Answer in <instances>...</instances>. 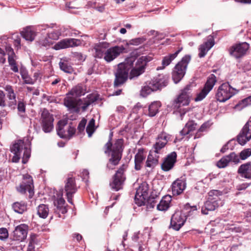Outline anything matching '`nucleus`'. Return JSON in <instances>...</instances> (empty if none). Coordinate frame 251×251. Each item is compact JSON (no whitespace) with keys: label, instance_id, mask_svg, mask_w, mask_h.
<instances>
[{"label":"nucleus","instance_id":"obj_1","mask_svg":"<svg viewBox=\"0 0 251 251\" xmlns=\"http://www.w3.org/2000/svg\"><path fill=\"white\" fill-rule=\"evenodd\" d=\"M151 60L152 57L150 56H142L137 59L133 67L135 58L133 57H130L127 58L124 62L119 64L115 73V86H118L126 80L130 70L129 75L130 79L138 77L143 74L147 63Z\"/></svg>","mask_w":251,"mask_h":251},{"label":"nucleus","instance_id":"obj_2","mask_svg":"<svg viewBox=\"0 0 251 251\" xmlns=\"http://www.w3.org/2000/svg\"><path fill=\"white\" fill-rule=\"evenodd\" d=\"M98 99L99 96L95 94H89L85 98L78 99L76 100L68 97L64 99V104L71 112L78 113L80 108L83 111H85L90 104L97 101Z\"/></svg>","mask_w":251,"mask_h":251},{"label":"nucleus","instance_id":"obj_3","mask_svg":"<svg viewBox=\"0 0 251 251\" xmlns=\"http://www.w3.org/2000/svg\"><path fill=\"white\" fill-rule=\"evenodd\" d=\"M10 150L14 154L12 157L13 162H18L23 155L22 162L25 164L30 156V151L28 148L25 146L23 140H19L11 147Z\"/></svg>","mask_w":251,"mask_h":251},{"label":"nucleus","instance_id":"obj_4","mask_svg":"<svg viewBox=\"0 0 251 251\" xmlns=\"http://www.w3.org/2000/svg\"><path fill=\"white\" fill-rule=\"evenodd\" d=\"M208 200L204 203V206L201 208V212L203 214H208V211H213L222 204L221 201L219 196L222 195V192L213 190L209 193Z\"/></svg>","mask_w":251,"mask_h":251},{"label":"nucleus","instance_id":"obj_5","mask_svg":"<svg viewBox=\"0 0 251 251\" xmlns=\"http://www.w3.org/2000/svg\"><path fill=\"white\" fill-rule=\"evenodd\" d=\"M190 59L191 56L186 55L175 66L172 73V78L175 83L179 82L183 77Z\"/></svg>","mask_w":251,"mask_h":251},{"label":"nucleus","instance_id":"obj_6","mask_svg":"<svg viewBox=\"0 0 251 251\" xmlns=\"http://www.w3.org/2000/svg\"><path fill=\"white\" fill-rule=\"evenodd\" d=\"M238 91L232 87L228 83L221 84L216 93V99L220 102H225L238 93Z\"/></svg>","mask_w":251,"mask_h":251},{"label":"nucleus","instance_id":"obj_7","mask_svg":"<svg viewBox=\"0 0 251 251\" xmlns=\"http://www.w3.org/2000/svg\"><path fill=\"white\" fill-rule=\"evenodd\" d=\"M124 140L122 139L116 140L113 144L111 142V139L105 145L104 152L107 153L111 152V156L115 157L118 159L122 158L124 149Z\"/></svg>","mask_w":251,"mask_h":251},{"label":"nucleus","instance_id":"obj_8","mask_svg":"<svg viewBox=\"0 0 251 251\" xmlns=\"http://www.w3.org/2000/svg\"><path fill=\"white\" fill-rule=\"evenodd\" d=\"M67 120H60L58 122L56 127V131L58 136L64 139H70L75 134L76 129L71 125H68Z\"/></svg>","mask_w":251,"mask_h":251},{"label":"nucleus","instance_id":"obj_9","mask_svg":"<svg viewBox=\"0 0 251 251\" xmlns=\"http://www.w3.org/2000/svg\"><path fill=\"white\" fill-rule=\"evenodd\" d=\"M191 86L187 85L180 94L174 100L173 105L175 107L179 108L181 106L188 105L190 102L191 98Z\"/></svg>","mask_w":251,"mask_h":251},{"label":"nucleus","instance_id":"obj_10","mask_svg":"<svg viewBox=\"0 0 251 251\" xmlns=\"http://www.w3.org/2000/svg\"><path fill=\"white\" fill-rule=\"evenodd\" d=\"M217 81L216 77L213 74H211L207 78L204 86L197 94L195 98V101H200L203 100L208 94L212 90Z\"/></svg>","mask_w":251,"mask_h":251},{"label":"nucleus","instance_id":"obj_11","mask_svg":"<svg viewBox=\"0 0 251 251\" xmlns=\"http://www.w3.org/2000/svg\"><path fill=\"white\" fill-rule=\"evenodd\" d=\"M33 182L32 177L28 175H23V181L17 190L21 194H25L26 191L29 193V198H31L34 194Z\"/></svg>","mask_w":251,"mask_h":251},{"label":"nucleus","instance_id":"obj_12","mask_svg":"<svg viewBox=\"0 0 251 251\" xmlns=\"http://www.w3.org/2000/svg\"><path fill=\"white\" fill-rule=\"evenodd\" d=\"M126 168L127 166L123 164L116 172L113 177V182L110 183V186L113 190L117 191L122 188V186L125 179L124 173Z\"/></svg>","mask_w":251,"mask_h":251},{"label":"nucleus","instance_id":"obj_13","mask_svg":"<svg viewBox=\"0 0 251 251\" xmlns=\"http://www.w3.org/2000/svg\"><path fill=\"white\" fill-rule=\"evenodd\" d=\"M41 119L43 130L46 133L50 132L53 128L54 119L52 115L44 109L42 112Z\"/></svg>","mask_w":251,"mask_h":251},{"label":"nucleus","instance_id":"obj_14","mask_svg":"<svg viewBox=\"0 0 251 251\" xmlns=\"http://www.w3.org/2000/svg\"><path fill=\"white\" fill-rule=\"evenodd\" d=\"M124 50L125 48L123 46L108 48L104 52L103 59L106 62H111L122 53Z\"/></svg>","mask_w":251,"mask_h":251},{"label":"nucleus","instance_id":"obj_15","mask_svg":"<svg viewBox=\"0 0 251 251\" xmlns=\"http://www.w3.org/2000/svg\"><path fill=\"white\" fill-rule=\"evenodd\" d=\"M170 138L169 135L166 133L162 132L158 135L156 143L153 145L152 150L156 154L162 152V150L165 147Z\"/></svg>","mask_w":251,"mask_h":251},{"label":"nucleus","instance_id":"obj_16","mask_svg":"<svg viewBox=\"0 0 251 251\" xmlns=\"http://www.w3.org/2000/svg\"><path fill=\"white\" fill-rule=\"evenodd\" d=\"M251 139V121L244 125L237 136V141L241 145H244Z\"/></svg>","mask_w":251,"mask_h":251},{"label":"nucleus","instance_id":"obj_17","mask_svg":"<svg viewBox=\"0 0 251 251\" xmlns=\"http://www.w3.org/2000/svg\"><path fill=\"white\" fill-rule=\"evenodd\" d=\"M64 191L67 198L68 201L73 204L72 198L73 195L77 191V187L75 184V180L73 177H69L66 182Z\"/></svg>","mask_w":251,"mask_h":251},{"label":"nucleus","instance_id":"obj_18","mask_svg":"<svg viewBox=\"0 0 251 251\" xmlns=\"http://www.w3.org/2000/svg\"><path fill=\"white\" fill-rule=\"evenodd\" d=\"M81 44L80 40L74 38H66L57 42L54 46L56 50L77 47Z\"/></svg>","mask_w":251,"mask_h":251},{"label":"nucleus","instance_id":"obj_19","mask_svg":"<svg viewBox=\"0 0 251 251\" xmlns=\"http://www.w3.org/2000/svg\"><path fill=\"white\" fill-rule=\"evenodd\" d=\"M169 76L167 75H159L157 76L154 77L150 82L153 89H161L162 88L168 85Z\"/></svg>","mask_w":251,"mask_h":251},{"label":"nucleus","instance_id":"obj_20","mask_svg":"<svg viewBox=\"0 0 251 251\" xmlns=\"http://www.w3.org/2000/svg\"><path fill=\"white\" fill-rule=\"evenodd\" d=\"M249 48V45L246 42L233 46L229 50L230 55L236 58L244 55Z\"/></svg>","mask_w":251,"mask_h":251},{"label":"nucleus","instance_id":"obj_21","mask_svg":"<svg viewBox=\"0 0 251 251\" xmlns=\"http://www.w3.org/2000/svg\"><path fill=\"white\" fill-rule=\"evenodd\" d=\"M186 220L185 216L180 211L176 212L172 216L171 226L176 230H178L184 225Z\"/></svg>","mask_w":251,"mask_h":251},{"label":"nucleus","instance_id":"obj_22","mask_svg":"<svg viewBox=\"0 0 251 251\" xmlns=\"http://www.w3.org/2000/svg\"><path fill=\"white\" fill-rule=\"evenodd\" d=\"M28 226L25 224H21L15 228L13 231V239L15 240L23 241L27 234Z\"/></svg>","mask_w":251,"mask_h":251},{"label":"nucleus","instance_id":"obj_23","mask_svg":"<svg viewBox=\"0 0 251 251\" xmlns=\"http://www.w3.org/2000/svg\"><path fill=\"white\" fill-rule=\"evenodd\" d=\"M177 155L176 152H172L167 155L161 164V169L165 172L171 170L176 161Z\"/></svg>","mask_w":251,"mask_h":251},{"label":"nucleus","instance_id":"obj_24","mask_svg":"<svg viewBox=\"0 0 251 251\" xmlns=\"http://www.w3.org/2000/svg\"><path fill=\"white\" fill-rule=\"evenodd\" d=\"M186 181L184 178L181 177L175 181L172 184V192L174 195L181 194L186 188Z\"/></svg>","mask_w":251,"mask_h":251},{"label":"nucleus","instance_id":"obj_25","mask_svg":"<svg viewBox=\"0 0 251 251\" xmlns=\"http://www.w3.org/2000/svg\"><path fill=\"white\" fill-rule=\"evenodd\" d=\"M109 43L106 42H100L94 45L93 50L94 51L95 57L101 58L104 57V52L109 48Z\"/></svg>","mask_w":251,"mask_h":251},{"label":"nucleus","instance_id":"obj_26","mask_svg":"<svg viewBox=\"0 0 251 251\" xmlns=\"http://www.w3.org/2000/svg\"><path fill=\"white\" fill-rule=\"evenodd\" d=\"M214 44L213 37L209 36L207 41L200 46L199 56L200 58L205 56L208 51L214 45Z\"/></svg>","mask_w":251,"mask_h":251},{"label":"nucleus","instance_id":"obj_27","mask_svg":"<svg viewBox=\"0 0 251 251\" xmlns=\"http://www.w3.org/2000/svg\"><path fill=\"white\" fill-rule=\"evenodd\" d=\"M85 94V89L83 86L79 84L77 85L74 87L71 90L66 94V98L69 97L72 99L76 100L78 99L77 97H80Z\"/></svg>","mask_w":251,"mask_h":251},{"label":"nucleus","instance_id":"obj_28","mask_svg":"<svg viewBox=\"0 0 251 251\" xmlns=\"http://www.w3.org/2000/svg\"><path fill=\"white\" fill-rule=\"evenodd\" d=\"M159 156L153 151H150L146 161V167L153 169L158 164Z\"/></svg>","mask_w":251,"mask_h":251},{"label":"nucleus","instance_id":"obj_29","mask_svg":"<svg viewBox=\"0 0 251 251\" xmlns=\"http://www.w3.org/2000/svg\"><path fill=\"white\" fill-rule=\"evenodd\" d=\"M147 189H144L141 187H139V189L137 190L134 200L135 203L138 206L145 205L146 200L145 197L147 195Z\"/></svg>","mask_w":251,"mask_h":251},{"label":"nucleus","instance_id":"obj_30","mask_svg":"<svg viewBox=\"0 0 251 251\" xmlns=\"http://www.w3.org/2000/svg\"><path fill=\"white\" fill-rule=\"evenodd\" d=\"M4 89L7 92V98L11 100L8 103L9 106L14 108L16 105V94L13 87L10 85H7L4 87Z\"/></svg>","mask_w":251,"mask_h":251},{"label":"nucleus","instance_id":"obj_31","mask_svg":"<svg viewBox=\"0 0 251 251\" xmlns=\"http://www.w3.org/2000/svg\"><path fill=\"white\" fill-rule=\"evenodd\" d=\"M182 48H181L176 51L174 53L170 54L163 57L162 60V66L158 67L157 70H162L164 69L166 66L170 64L171 62L177 56L178 54L182 50Z\"/></svg>","mask_w":251,"mask_h":251},{"label":"nucleus","instance_id":"obj_32","mask_svg":"<svg viewBox=\"0 0 251 251\" xmlns=\"http://www.w3.org/2000/svg\"><path fill=\"white\" fill-rule=\"evenodd\" d=\"M146 158V155L144 154V150L140 149L134 157L135 169L140 170L142 166L143 162Z\"/></svg>","mask_w":251,"mask_h":251},{"label":"nucleus","instance_id":"obj_33","mask_svg":"<svg viewBox=\"0 0 251 251\" xmlns=\"http://www.w3.org/2000/svg\"><path fill=\"white\" fill-rule=\"evenodd\" d=\"M238 172L245 178H251V162L241 165L238 169Z\"/></svg>","mask_w":251,"mask_h":251},{"label":"nucleus","instance_id":"obj_34","mask_svg":"<svg viewBox=\"0 0 251 251\" xmlns=\"http://www.w3.org/2000/svg\"><path fill=\"white\" fill-rule=\"evenodd\" d=\"M21 34L22 37L27 41H32L36 36L34 29L31 26L26 27L21 31Z\"/></svg>","mask_w":251,"mask_h":251},{"label":"nucleus","instance_id":"obj_35","mask_svg":"<svg viewBox=\"0 0 251 251\" xmlns=\"http://www.w3.org/2000/svg\"><path fill=\"white\" fill-rule=\"evenodd\" d=\"M172 201L170 196H165L162 198L160 202L157 205V209L159 211L167 210L170 207V203Z\"/></svg>","mask_w":251,"mask_h":251},{"label":"nucleus","instance_id":"obj_36","mask_svg":"<svg viewBox=\"0 0 251 251\" xmlns=\"http://www.w3.org/2000/svg\"><path fill=\"white\" fill-rule=\"evenodd\" d=\"M197 126V124L193 121H189L186 123L184 127L180 131V134L182 136L180 140L184 136L188 134L190 132L194 130ZM180 140V139H179Z\"/></svg>","mask_w":251,"mask_h":251},{"label":"nucleus","instance_id":"obj_37","mask_svg":"<svg viewBox=\"0 0 251 251\" xmlns=\"http://www.w3.org/2000/svg\"><path fill=\"white\" fill-rule=\"evenodd\" d=\"M37 214L43 219L46 218L49 213V209L48 205L44 204H40L37 207Z\"/></svg>","mask_w":251,"mask_h":251},{"label":"nucleus","instance_id":"obj_38","mask_svg":"<svg viewBox=\"0 0 251 251\" xmlns=\"http://www.w3.org/2000/svg\"><path fill=\"white\" fill-rule=\"evenodd\" d=\"M161 106L160 102L154 101L149 106V114L150 117L154 116L158 112L159 108Z\"/></svg>","mask_w":251,"mask_h":251},{"label":"nucleus","instance_id":"obj_39","mask_svg":"<svg viewBox=\"0 0 251 251\" xmlns=\"http://www.w3.org/2000/svg\"><path fill=\"white\" fill-rule=\"evenodd\" d=\"M26 103L23 100H20L18 102L17 109L19 116L23 119H25L27 116L25 114Z\"/></svg>","mask_w":251,"mask_h":251},{"label":"nucleus","instance_id":"obj_40","mask_svg":"<svg viewBox=\"0 0 251 251\" xmlns=\"http://www.w3.org/2000/svg\"><path fill=\"white\" fill-rule=\"evenodd\" d=\"M62 196V195L54 201V204L58 210H60L62 214H64L67 212V210L64 206L65 201Z\"/></svg>","mask_w":251,"mask_h":251},{"label":"nucleus","instance_id":"obj_41","mask_svg":"<svg viewBox=\"0 0 251 251\" xmlns=\"http://www.w3.org/2000/svg\"><path fill=\"white\" fill-rule=\"evenodd\" d=\"M6 39L7 38L6 36L1 37L0 38V42L1 44L0 46L5 48L6 52L8 55H12L15 54V53L13 49L7 44L6 42Z\"/></svg>","mask_w":251,"mask_h":251},{"label":"nucleus","instance_id":"obj_42","mask_svg":"<svg viewBox=\"0 0 251 251\" xmlns=\"http://www.w3.org/2000/svg\"><path fill=\"white\" fill-rule=\"evenodd\" d=\"M12 208L16 212L22 214L26 210V205L24 202H16L13 203Z\"/></svg>","mask_w":251,"mask_h":251},{"label":"nucleus","instance_id":"obj_43","mask_svg":"<svg viewBox=\"0 0 251 251\" xmlns=\"http://www.w3.org/2000/svg\"><path fill=\"white\" fill-rule=\"evenodd\" d=\"M59 67L60 69L65 73L71 74L73 72L72 66L65 60H61L59 62Z\"/></svg>","mask_w":251,"mask_h":251},{"label":"nucleus","instance_id":"obj_44","mask_svg":"<svg viewBox=\"0 0 251 251\" xmlns=\"http://www.w3.org/2000/svg\"><path fill=\"white\" fill-rule=\"evenodd\" d=\"M96 129V127H95V120L94 119H92L89 122V123L86 128V131L89 137H91L92 136Z\"/></svg>","mask_w":251,"mask_h":251},{"label":"nucleus","instance_id":"obj_45","mask_svg":"<svg viewBox=\"0 0 251 251\" xmlns=\"http://www.w3.org/2000/svg\"><path fill=\"white\" fill-rule=\"evenodd\" d=\"M8 61L10 66H11V69L14 72H18V68L16 65V60L17 56L15 54H12V55H8Z\"/></svg>","mask_w":251,"mask_h":251},{"label":"nucleus","instance_id":"obj_46","mask_svg":"<svg viewBox=\"0 0 251 251\" xmlns=\"http://www.w3.org/2000/svg\"><path fill=\"white\" fill-rule=\"evenodd\" d=\"M153 87L151 86L150 82L148 85L144 86L141 89L140 92L141 95L143 97H147L148 95L150 94L152 92L156 91L155 89H153Z\"/></svg>","mask_w":251,"mask_h":251},{"label":"nucleus","instance_id":"obj_47","mask_svg":"<svg viewBox=\"0 0 251 251\" xmlns=\"http://www.w3.org/2000/svg\"><path fill=\"white\" fill-rule=\"evenodd\" d=\"M20 73L25 83L33 84L35 83V80L30 77L26 71L22 70Z\"/></svg>","mask_w":251,"mask_h":251},{"label":"nucleus","instance_id":"obj_48","mask_svg":"<svg viewBox=\"0 0 251 251\" xmlns=\"http://www.w3.org/2000/svg\"><path fill=\"white\" fill-rule=\"evenodd\" d=\"M120 160L121 159L111 156L109 159L108 163L107 164V168L109 170H113L115 168V166L119 164Z\"/></svg>","mask_w":251,"mask_h":251},{"label":"nucleus","instance_id":"obj_49","mask_svg":"<svg viewBox=\"0 0 251 251\" xmlns=\"http://www.w3.org/2000/svg\"><path fill=\"white\" fill-rule=\"evenodd\" d=\"M229 162H230V159L228 155H226L218 161L217 166L220 168H223L227 166Z\"/></svg>","mask_w":251,"mask_h":251},{"label":"nucleus","instance_id":"obj_50","mask_svg":"<svg viewBox=\"0 0 251 251\" xmlns=\"http://www.w3.org/2000/svg\"><path fill=\"white\" fill-rule=\"evenodd\" d=\"M156 203L157 201L155 200V198L150 197L147 201H146L145 205H146L148 209H150L153 208L156 205Z\"/></svg>","mask_w":251,"mask_h":251},{"label":"nucleus","instance_id":"obj_51","mask_svg":"<svg viewBox=\"0 0 251 251\" xmlns=\"http://www.w3.org/2000/svg\"><path fill=\"white\" fill-rule=\"evenodd\" d=\"M61 31L60 30H54L48 33V37L49 39L52 40H57L61 35Z\"/></svg>","mask_w":251,"mask_h":251},{"label":"nucleus","instance_id":"obj_52","mask_svg":"<svg viewBox=\"0 0 251 251\" xmlns=\"http://www.w3.org/2000/svg\"><path fill=\"white\" fill-rule=\"evenodd\" d=\"M251 155V149H247L243 150L240 153V158L242 160H245Z\"/></svg>","mask_w":251,"mask_h":251},{"label":"nucleus","instance_id":"obj_53","mask_svg":"<svg viewBox=\"0 0 251 251\" xmlns=\"http://www.w3.org/2000/svg\"><path fill=\"white\" fill-rule=\"evenodd\" d=\"M87 123V120L85 118L82 119L79 122L77 126V130L78 133L81 134L84 132L85 127Z\"/></svg>","mask_w":251,"mask_h":251},{"label":"nucleus","instance_id":"obj_54","mask_svg":"<svg viewBox=\"0 0 251 251\" xmlns=\"http://www.w3.org/2000/svg\"><path fill=\"white\" fill-rule=\"evenodd\" d=\"M251 104V97H249L241 100L238 104L236 105V107L242 105L241 107H244L248 105Z\"/></svg>","mask_w":251,"mask_h":251},{"label":"nucleus","instance_id":"obj_55","mask_svg":"<svg viewBox=\"0 0 251 251\" xmlns=\"http://www.w3.org/2000/svg\"><path fill=\"white\" fill-rule=\"evenodd\" d=\"M145 40L146 39L144 37L137 38L130 40L129 44L137 46L143 43Z\"/></svg>","mask_w":251,"mask_h":251},{"label":"nucleus","instance_id":"obj_56","mask_svg":"<svg viewBox=\"0 0 251 251\" xmlns=\"http://www.w3.org/2000/svg\"><path fill=\"white\" fill-rule=\"evenodd\" d=\"M8 237V232L6 228L2 227L0 228V239L4 240Z\"/></svg>","mask_w":251,"mask_h":251},{"label":"nucleus","instance_id":"obj_57","mask_svg":"<svg viewBox=\"0 0 251 251\" xmlns=\"http://www.w3.org/2000/svg\"><path fill=\"white\" fill-rule=\"evenodd\" d=\"M228 155L230 159V162L237 164L240 162V158L235 152H231Z\"/></svg>","mask_w":251,"mask_h":251},{"label":"nucleus","instance_id":"obj_58","mask_svg":"<svg viewBox=\"0 0 251 251\" xmlns=\"http://www.w3.org/2000/svg\"><path fill=\"white\" fill-rule=\"evenodd\" d=\"M188 111V109L187 108L180 109L179 110L175 112V113L177 115L180 120H182L183 116Z\"/></svg>","mask_w":251,"mask_h":251},{"label":"nucleus","instance_id":"obj_59","mask_svg":"<svg viewBox=\"0 0 251 251\" xmlns=\"http://www.w3.org/2000/svg\"><path fill=\"white\" fill-rule=\"evenodd\" d=\"M5 106V95L2 90H0V106L4 107Z\"/></svg>","mask_w":251,"mask_h":251},{"label":"nucleus","instance_id":"obj_60","mask_svg":"<svg viewBox=\"0 0 251 251\" xmlns=\"http://www.w3.org/2000/svg\"><path fill=\"white\" fill-rule=\"evenodd\" d=\"M51 43V42L49 40V39L47 38H45L44 40H40L39 41V44L42 46L47 47L50 45Z\"/></svg>","mask_w":251,"mask_h":251},{"label":"nucleus","instance_id":"obj_61","mask_svg":"<svg viewBox=\"0 0 251 251\" xmlns=\"http://www.w3.org/2000/svg\"><path fill=\"white\" fill-rule=\"evenodd\" d=\"M16 38L14 39V46L17 48H20L21 46V39L17 35H15Z\"/></svg>","mask_w":251,"mask_h":251},{"label":"nucleus","instance_id":"obj_62","mask_svg":"<svg viewBox=\"0 0 251 251\" xmlns=\"http://www.w3.org/2000/svg\"><path fill=\"white\" fill-rule=\"evenodd\" d=\"M210 126L209 123L208 122H206L203 123L199 128V131L200 132H203L205 130L206 128L209 127Z\"/></svg>","mask_w":251,"mask_h":251},{"label":"nucleus","instance_id":"obj_63","mask_svg":"<svg viewBox=\"0 0 251 251\" xmlns=\"http://www.w3.org/2000/svg\"><path fill=\"white\" fill-rule=\"evenodd\" d=\"M151 34H152V35L155 34V36H156V37H157V36H160V37H159L157 38L158 39H162V38H163L164 37V35H163V34H162V33H160H160H159L158 32L155 31H154V30H153V31H151Z\"/></svg>","mask_w":251,"mask_h":251},{"label":"nucleus","instance_id":"obj_64","mask_svg":"<svg viewBox=\"0 0 251 251\" xmlns=\"http://www.w3.org/2000/svg\"><path fill=\"white\" fill-rule=\"evenodd\" d=\"M241 244H239V245H233L232 246L230 249V251H239L238 247L239 246H241Z\"/></svg>","mask_w":251,"mask_h":251}]
</instances>
